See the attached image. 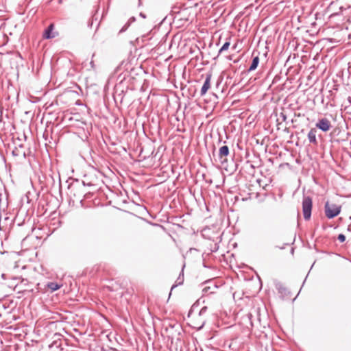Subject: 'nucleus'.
Returning <instances> with one entry per match:
<instances>
[{"label": "nucleus", "mask_w": 351, "mask_h": 351, "mask_svg": "<svg viewBox=\"0 0 351 351\" xmlns=\"http://www.w3.org/2000/svg\"><path fill=\"white\" fill-rule=\"evenodd\" d=\"M212 74L208 73L206 75L204 82L200 90V95L204 96L210 88Z\"/></svg>", "instance_id": "nucleus-3"}, {"label": "nucleus", "mask_w": 351, "mask_h": 351, "mask_svg": "<svg viewBox=\"0 0 351 351\" xmlns=\"http://www.w3.org/2000/svg\"><path fill=\"white\" fill-rule=\"evenodd\" d=\"M134 20H135V19L134 17H132L131 19H130L128 22L126 24H125L124 26L121 29V30L119 31V33H122V32H124L125 31H126L127 29L128 28V27L130 25L131 22L134 21Z\"/></svg>", "instance_id": "nucleus-10"}, {"label": "nucleus", "mask_w": 351, "mask_h": 351, "mask_svg": "<svg viewBox=\"0 0 351 351\" xmlns=\"http://www.w3.org/2000/svg\"><path fill=\"white\" fill-rule=\"evenodd\" d=\"M287 111H280L278 113L277 111L275 112V116L276 117V121L278 125L282 124L284 122H287L288 117L291 118V115L287 114L286 112Z\"/></svg>", "instance_id": "nucleus-6"}, {"label": "nucleus", "mask_w": 351, "mask_h": 351, "mask_svg": "<svg viewBox=\"0 0 351 351\" xmlns=\"http://www.w3.org/2000/svg\"><path fill=\"white\" fill-rule=\"evenodd\" d=\"M54 29V25L53 23L50 24L47 28L44 31L43 37L45 39L53 38L56 36L55 34L53 32Z\"/></svg>", "instance_id": "nucleus-7"}, {"label": "nucleus", "mask_w": 351, "mask_h": 351, "mask_svg": "<svg viewBox=\"0 0 351 351\" xmlns=\"http://www.w3.org/2000/svg\"><path fill=\"white\" fill-rule=\"evenodd\" d=\"M308 138L310 142L316 143V131L314 129H312L309 131L308 134Z\"/></svg>", "instance_id": "nucleus-9"}, {"label": "nucleus", "mask_w": 351, "mask_h": 351, "mask_svg": "<svg viewBox=\"0 0 351 351\" xmlns=\"http://www.w3.org/2000/svg\"><path fill=\"white\" fill-rule=\"evenodd\" d=\"M90 65H91V67H92L93 69H94V68H95L94 62L92 60V61H90Z\"/></svg>", "instance_id": "nucleus-17"}, {"label": "nucleus", "mask_w": 351, "mask_h": 351, "mask_svg": "<svg viewBox=\"0 0 351 351\" xmlns=\"http://www.w3.org/2000/svg\"><path fill=\"white\" fill-rule=\"evenodd\" d=\"M312 206L313 203L311 198L309 197H305L302 202V212L304 218L306 220H308L311 217Z\"/></svg>", "instance_id": "nucleus-2"}, {"label": "nucleus", "mask_w": 351, "mask_h": 351, "mask_svg": "<svg viewBox=\"0 0 351 351\" xmlns=\"http://www.w3.org/2000/svg\"><path fill=\"white\" fill-rule=\"evenodd\" d=\"M141 16H143V18L145 17V16L144 14H143L142 13H141Z\"/></svg>", "instance_id": "nucleus-18"}, {"label": "nucleus", "mask_w": 351, "mask_h": 351, "mask_svg": "<svg viewBox=\"0 0 351 351\" xmlns=\"http://www.w3.org/2000/svg\"><path fill=\"white\" fill-rule=\"evenodd\" d=\"M75 104L77 106H83L82 102L80 99L76 100Z\"/></svg>", "instance_id": "nucleus-16"}, {"label": "nucleus", "mask_w": 351, "mask_h": 351, "mask_svg": "<svg viewBox=\"0 0 351 351\" xmlns=\"http://www.w3.org/2000/svg\"><path fill=\"white\" fill-rule=\"evenodd\" d=\"M229 154V148L227 145L221 147L219 149V158L221 162H227V156Z\"/></svg>", "instance_id": "nucleus-5"}, {"label": "nucleus", "mask_w": 351, "mask_h": 351, "mask_svg": "<svg viewBox=\"0 0 351 351\" xmlns=\"http://www.w3.org/2000/svg\"><path fill=\"white\" fill-rule=\"evenodd\" d=\"M258 64H259V58L258 56H256L253 58L252 64H251L250 68L248 69V71L250 72V71L255 70L257 68Z\"/></svg>", "instance_id": "nucleus-8"}, {"label": "nucleus", "mask_w": 351, "mask_h": 351, "mask_svg": "<svg viewBox=\"0 0 351 351\" xmlns=\"http://www.w3.org/2000/svg\"><path fill=\"white\" fill-rule=\"evenodd\" d=\"M338 240H339L341 243H343V242H344V241H345V240H346V237H345L343 234H339V236H338Z\"/></svg>", "instance_id": "nucleus-13"}, {"label": "nucleus", "mask_w": 351, "mask_h": 351, "mask_svg": "<svg viewBox=\"0 0 351 351\" xmlns=\"http://www.w3.org/2000/svg\"><path fill=\"white\" fill-rule=\"evenodd\" d=\"M341 210V206L334 202H326L325 204V214L328 219L337 216Z\"/></svg>", "instance_id": "nucleus-1"}, {"label": "nucleus", "mask_w": 351, "mask_h": 351, "mask_svg": "<svg viewBox=\"0 0 351 351\" xmlns=\"http://www.w3.org/2000/svg\"><path fill=\"white\" fill-rule=\"evenodd\" d=\"M69 94L71 97L76 96L77 95V93L74 92V91H71V92L69 93Z\"/></svg>", "instance_id": "nucleus-15"}, {"label": "nucleus", "mask_w": 351, "mask_h": 351, "mask_svg": "<svg viewBox=\"0 0 351 351\" xmlns=\"http://www.w3.org/2000/svg\"><path fill=\"white\" fill-rule=\"evenodd\" d=\"M230 43L229 41H226L219 49V53H221L223 51L228 50L230 47Z\"/></svg>", "instance_id": "nucleus-12"}, {"label": "nucleus", "mask_w": 351, "mask_h": 351, "mask_svg": "<svg viewBox=\"0 0 351 351\" xmlns=\"http://www.w3.org/2000/svg\"><path fill=\"white\" fill-rule=\"evenodd\" d=\"M52 114L51 112H44L43 113V119H44L45 117H46L47 116H49V115H51Z\"/></svg>", "instance_id": "nucleus-14"}, {"label": "nucleus", "mask_w": 351, "mask_h": 351, "mask_svg": "<svg viewBox=\"0 0 351 351\" xmlns=\"http://www.w3.org/2000/svg\"><path fill=\"white\" fill-rule=\"evenodd\" d=\"M139 3L141 2V0H138Z\"/></svg>", "instance_id": "nucleus-21"}, {"label": "nucleus", "mask_w": 351, "mask_h": 351, "mask_svg": "<svg viewBox=\"0 0 351 351\" xmlns=\"http://www.w3.org/2000/svg\"><path fill=\"white\" fill-rule=\"evenodd\" d=\"M48 287L51 290V291H56L58 290V289H60V285H59L58 284H57L56 282H50L48 284Z\"/></svg>", "instance_id": "nucleus-11"}, {"label": "nucleus", "mask_w": 351, "mask_h": 351, "mask_svg": "<svg viewBox=\"0 0 351 351\" xmlns=\"http://www.w3.org/2000/svg\"><path fill=\"white\" fill-rule=\"evenodd\" d=\"M316 126L324 132H327L331 127L330 122L326 118L320 119L316 124Z\"/></svg>", "instance_id": "nucleus-4"}, {"label": "nucleus", "mask_w": 351, "mask_h": 351, "mask_svg": "<svg viewBox=\"0 0 351 351\" xmlns=\"http://www.w3.org/2000/svg\"><path fill=\"white\" fill-rule=\"evenodd\" d=\"M2 111H0V117H1Z\"/></svg>", "instance_id": "nucleus-20"}, {"label": "nucleus", "mask_w": 351, "mask_h": 351, "mask_svg": "<svg viewBox=\"0 0 351 351\" xmlns=\"http://www.w3.org/2000/svg\"><path fill=\"white\" fill-rule=\"evenodd\" d=\"M348 101L351 103V98L350 97H349Z\"/></svg>", "instance_id": "nucleus-19"}]
</instances>
